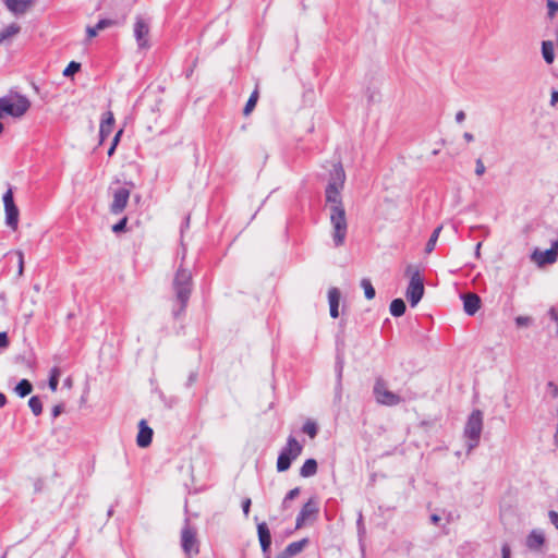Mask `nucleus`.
<instances>
[{
	"mask_svg": "<svg viewBox=\"0 0 558 558\" xmlns=\"http://www.w3.org/2000/svg\"><path fill=\"white\" fill-rule=\"evenodd\" d=\"M345 182V172L340 162L333 165L329 181L325 189L326 205L332 228L331 236L336 247L342 246L348 234L347 213L342 202L341 191Z\"/></svg>",
	"mask_w": 558,
	"mask_h": 558,
	"instance_id": "nucleus-1",
	"label": "nucleus"
},
{
	"mask_svg": "<svg viewBox=\"0 0 558 558\" xmlns=\"http://www.w3.org/2000/svg\"><path fill=\"white\" fill-rule=\"evenodd\" d=\"M193 286L194 283L191 270L180 265L172 280V291L174 296L171 313L174 319H179L185 313L193 291Z\"/></svg>",
	"mask_w": 558,
	"mask_h": 558,
	"instance_id": "nucleus-2",
	"label": "nucleus"
},
{
	"mask_svg": "<svg viewBox=\"0 0 558 558\" xmlns=\"http://www.w3.org/2000/svg\"><path fill=\"white\" fill-rule=\"evenodd\" d=\"M405 276L409 277L405 295L412 307L416 306L424 295V277L420 265L410 264L405 268Z\"/></svg>",
	"mask_w": 558,
	"mask_h": 558,
	"instance_id": "nucleus-3",
	"label": "nucleus"
},
{
	"mask_svg": "<svg viewBox=\"0 0 558 558\" xmlns=\"http://www.w3.org/2000/svg\"><path fill=\"white\" fill-rule=\"evenodd\" d=\"M483 430V413L475 409L471 412L464 426L463 435L466 438L468 452H471L480 444Z\"/></svg>",
	"mask_w": 558,
	"mask_h": 558,
	"instance_id": "nucleus-4",
	"label": "nucleus"
},
{
	"mask_svg": "<svg viewBox=\"0 0 558 558\" xmlns=\"http://www.w3.org/2000/svg\"><path fill=\"white\" fill-rule=\"evenodd\" d=\"M303 446L295 437L289 436L286 446L280 450L277 459V471L284 472L290 469L291 463L301 454Z\"/></svg>",
	"mask_w": 558,
	"mask_h": 558,
	"instance_id": "nucleus-5",
	"label": "nucleus"
},
{
	"mask_svg": "<svg viewBox=\"0 0 558 558\" xmlns=\"http://www.w3.org/2000/svg\"><path fill=\"white\" fill-rule=\"evenodd\" d=\"M181 547L187 558H192L199 553L197 530L191 525L187 518L184 520V524L181 530Z\"/></svg>",
	"mask_w": 558,
	"mask_h": 558,
	"instance_id": "nucleus-6",
	"label": "nucleus"
},
{
	"mask_svg": "<svg viewBox=\"0 0 558 558\" xmlns=\"http://www.w3.org/2000/svg\"><path fill=\"white\" fill-rule=\"evenodd\" d=\"M4 114L20 118L29 109L31 102L27 97L17 95L14 100L9 97H1Z\"/></svg>",
	"mask_w": 558,
	"mask_h": 558,
	"instance_id": "nucleus-7",
	"label": "nucleus"
},
{
	"mask_svg": "<svg viewBox=\"0 0 558 558\" xmlns=\"http://www.w3.org/2000/svg\"><path fill=\"white\" fill-rule=\"evenodd\" d=\"M374 397L379 404L393 407L399 404L402 399L399 395L387 389L385 381L378 378L374 385Z\"/></svg>",
	"mask_w": 558,
	"mask_h": 558,
	"instance_id": "nucleus-8",
	"label": "nucleus"
},
{
	"mask_svg": "<svg viewBox=\"0 0 558 558\" xmlns=\"http://www.w3.org/2000/svg\"><path fill=\"white\" fill-rule=\"evenodd\" d=\"M3 204L5 211V223L12 230H16L19 226V208L14 203L12 189H9L3 195Z\"/></svg>",
	"mask_w": 558,
	"mask_h": 558,
	"instance_id": "nucleus-9",
	"label": "nucleus"
},
{
	"mask_svg": "<svg viewBox=\"0 0 558 558\" xmlns=\"http://www.w3.org/2000/svg\"><path fill=\"white\" fill-rule=\"evenodd\" d=\"M149 31V21L137 15L134 23V37L140 49H148L150 47L148 40Z\"/></svg>",
	"mask_w": 558,
	"mask_h": 558,
	"instance_id": "nucleus-10",
	"label": "nucleus"
},
{
	"mask_svg": "<svg viewBox=\"0 0 558 558\" xmlns=\"http://www.w3.org/2000/svg\"><path fill=\"white\" fill-rule=\"evenodd\" d=\"M319 512V505L316 497H311L302 507L295 520V529H301L306 521L315 520Z\"/></svg>",
	"mask_w": 558,
	"mask_h": 558,
	"instance_id": "nucleus-11",
	"label": "nucleus"
},
{
	"mask_svg": "<svg viewBox=\"0 0 558 558\" xmlns=\"http://www.w3.org/2000/svg\"><path fill=\"white\" fill-rule=\"evenodd\" d=\"M130 190L126 187H118L113 191V199L110 204V213L113 215L121 214L129 202Z\"/></svg>",
	"mask_w": 558,
	"mask_h": 558,
	"instance_id": "nucleus-12",
	"label": "nucleus"
},
{
	"mask_svg": "<svg viewBox=\"0 0 558 558\" xmlns=\"http://www.w3.org/2000/svg\"><path fill=\"white\" fill-rule=\"evenodd\" d=\"M257 535L264 558H270L271 534L266 522L257 523Z\"/></svg>",
	"mask_w": 558,
	"mask_h": 558,
	"instance_id": "nucleus-13",
	"label": "nucleus"
},
{
	"mask_svg": "<svg viewBox=\"0 0 558 558\" xmlns=\"http://www.w3.org/2000/svg\"><path fill=\"white\" fill-rule=\"evenodd\" d=\"M557 248L558 242H555L554 245L548 250H535L532 257L539 266L553 264L557 259Z\"/></svg>",
	"mask_w": 558,
	"mask_h": 558,
	"instance_id": "nucleus-14",
	"label": "nucleus"
},
{
	"mask_svg": "<svg viewBox=\"0 0 558 558\" xmlns=\"http://www.w3.org/2000/svg\"><path fill=\"white\" fill-rule=\"evenodd\" d=\"M154 432L147 425L145 420H141L138 423V434L136 437V444L141 448H146L151 444Z\"/></svg>",
	"mask_w": 558,
	"mask_h": 558,
	"instance_id": "nucleus-15",
	"label": "nucleus"
},
{
	"mask_svg": "<svg viewBox=\"0 0 558 558\" xmlns=\"http://www.w3.org/2000/svg\"><path fill=\"white\" fill-rule=\"evenodd\" d=\"M545 534L542 530L534 529L526 536L525 545L530 550L539 551L545 544Z\"/></svg>",
	"mask_w": 558,
	"mask_h": 558,
	"instance_id": "nucleus-16",
	"label": "nucleus"
},
{
	"mask_svg": "<svg viewBox=\"0 0 558 558\" xmlns=\"http://www.w3.org/2000/svg\"><path fill=\"white\" fill-rule=\"evenodd\" d=\"M113 125H114L113 113L111 111H107L104 114L101 122H100V126H99L100 144H102L106 141V138L110 136V134L113 131Z\"/></svg>",
	"mask_w": 558,
	"mask_h": 558,
	"instance_id": "nucleus-17",
	"label": "nucleus"
},
{
	"mask_svg": "<svg viewBox=\"0 0 558 558\" xmlns=\"http://www.w3.org/2000/svg\"><path fill=\"white\" fill-rule=\"evenodd\" d=\"M308 544V538H302L296 542L290 543L276 558H292L300 554Z\"/></svg>",
	"mask_w": 558,
	"mask_h": 558,
	"instance_id": "nucleus-18",
	"label": "nucleus"
},
{
	"mask_svg": "<svg viewBox=\"0 0 558 558\" xmlns=\"http://www.w3.org/2000/svg\"><path fill=\"white\" fill-rule=\"evenodd\" d=\"M462 300H463V310L468 315L473 316L474 314L477 313V311L481 307V298L477 294H475V293L464 294V295H462Z\"/></svg>",
	"mask_w": 558,
	"mask_h": 558,
	"instance_id": "nucleus-19",
	"label": "nucleus"
},
{
	"mask_svg": "<svg viewBox=\"0 0 558 558\" xmlns=\"http://www.w3.org/2000/svg\"><path fill=\"white\" fill-rule=\"evenodd\" d=\"M33 0H4V3L13 14H24L32 5Z\"/></svg>",
	"mask_w": 558,
	"mask_h": 558,
	"instance_id": "nucleus-20",
	"label": "nucleus"
},
{
	"mask_svg": "<svg viewBox=\"0 0 558 558\" xmlns=\"http://www.w3.org/2000/svg\"><path fill=\"white\" fill-rule=\"evenodd\" d=\"M21 32V27L16 23H11L0 31V44L7 43Z\"/></svg>",
	"mask_w": 558,
	"mask_h": 558,
	"instance_id": "nucleus-21",
	"label": "nucleus"
},
{
	"mask_svg": "<svg viewBox=\"0 0 558 558\" xmlns=\"http://www.w3.org/2000/svg\"><path fill=\"white\" fill-rule=\"evenodd\" d=\"M317 473V461L313 458L305 460L300 469V476L312 477Z\"/></svg>",
	"mask_w": 558,
	"mask_h": 558,
	"instance_id": "nucleus-22",
	"label": "nucleus"
},
{
	"mask_svg": "<svg viewBox=\"0 0 558 558\" xmlns=\"http://www.w3.org/2000/svg\"><path fill=\"white\" fill-rule=\"evenodd\" d=\"M542 56L547 64H551L555 60V46L550 40L542 43Z\"/></svg>",
	"mask_w": 558,
	"mask_h": 558,
	"instance_id": "nucleus-23",
	"label": "nucleus"
},
{
	"mask_svg": "<svg viewBox=\"0 0 558 558\" xmlns=\"http://www.w3.org/2000/svg\"><path fill=\"white\" fill-rule=\"evenodd\" d=\"M405 302L402 299L392 300L389 306L390 314L395 317L402 316L405 313Z\"/></svg>",
	"mask_w": 558,
	"mask_h": 558,
	"instance_id": "nucleus-24",
	"label": "nucleus"
},
{
	"mask_svg": "<svg viewBox=\"0 0 558 558\" xmlns=\"http://www.w3.org/2000/svg\"><path fill=\"white\" fill-rule=\"evenodd\" d=\"M14 390L19 397L24 398L32 392L33 385L28 379H22L19 381Z\"/></svg>",
	"mask_w": 558,
	"mask_h": 558,
	"instance_id": "nucleus-25",
	"label": "nucleus"
},
{
	"mask_svg": "<svg viewBox=\"0 0 558 558\" xmlns=\"http://www.w3.org/2000/svg\"><path fill=\"white\" fill-rule=\"evenodd\" d=\"M440 231H441V227H437L430 234L427 243H426V246H425V252L427 254L432 253L436 246V243H437V240L439 238V234H440Z\"/></svg>",
	"mask_w": 558,
	"mask_h": 558,
	"instance_id": "nucleus-26",
	"label": "nucleus"
},
{
	"mask_svg": "<svg viewBox=\"0 0 558 558\" xmlns=\"http://www.w3.org/2000/svg\"><path fill=\"white\" fill-rule=\"evenodd\" d=\"M257 100H258V89L256 88L251 94V96H250L248 100L246 101V105L243 109V113L245 116L250 114L253 111V109L255 108V106L257 104Z\"/></svg>",
	"mask_w": 558,
	"mask_h": 558,
	"instance_id": "nucleus-27",
	"label": "nucleus"
},
{
	"mask_svg": "<svg viewBox=\"0 0 558 558\" xmlns=\"http://www.w3.org/2000/svg\"><path fill=\"white\" fill-rule=\"evenodd\" d=\"M361 287L363 288L365 298L367 300H372L375 298L376 292L369 279L363 278L361 280Z\"/></svg>",
	"mask_w": 558,
	"mask_h": 558,
	"instance_id": "nucleus-28",
	"label": "nucleus"
},
{
	"mask_svg": "<svg viewBox=\"0 0 558 558\" xmlns=\"http://www.w3.org/2000/svg\"><path fill=\"white\" fill-rule=\"evenodd\" d=\"M28 405L35 416H38L43 412V403L39 397L33 396L28 400Z\"/></svg>",
	"mask_w": 558,
	"mask_h": 558,
	"instance_id": "nucleus-29",
	"label": "nucleus"
},
{
	"mask_svg": "<svg viewBox=\"0 0 558 558\" xmlns=\"http://www.w3.org/2000/svg\"><path fill=\"white\" fill-rule=\"evenodd\" d=\"M59 376H60L59 368L53 367L50 372V376H49V380H48V386L51 389V391H56L58 389Z\"/></svg>",
	"mask_w": 558,
	"mask_h": 558,
	"instance_id": "nucleus-30",
	"label": "nucleus"
},
{
	"mask_svg": "<svg viewBox=\"0 0 558 558\" xmlns=\"http://www.w3.org/2000/svg\"><path fill=\"white\" fill-rule=\"evenodd\" d=\"M302 432L314 438L318 432L317 424L313 421H306L302 426Z\"/></svg>",
	"mask_w": 558,
	"mask_h": 558,
	"instance_id": "nucleus-31",
	"label": "nucleus"
},
{
	"mask_svg": "<svg viewBox=\"0 0 558 558\" xmlns=\"http://www.w3.org/2000/svg\"><path fill=\"white\" fill-rule=\"evenodd\" d=\"M300 487H294L293 489L289 490L282 500V509H287L289 507V502L296 498L300 495Z\"/></svg>",
	"mask_w": 558,
	"mask_h": 558,
	"instance_id": "nucleus-32",
	"label": "nucleus"
},
{
	"mask_svg": "<svg viewBox=\"0 0 558 558\" xmlns=\"http://www.w3.org/2000/svg\"><path fill=\"white\" fill-rule=\"evenodd\" d=\"M329 306H339L340 291L337 288H331L328 291Z\"/></svg>",
	"mask_w": 558,
	"mask_h": 558,
	"instance_id": "nucleus-33",
	"label": "nucleus"
},
{
	"mask_svg": "<svg viewBox=\"0 0 558 558\" xmlns=\"http://www.w3.org/2000/svg\"><path fill=\"white\" fill-rule=\"evenodd\" d=\"M81 70V63L76 61H71L66 68L63 70L64 76H72Z\"/></svg>",
	"mask_w": 558,
	"mask_h": 558,
	"instance_id": "nucleus-34",
	"label": "nucleus"
},
{
	"mask_svg": "<svg viewBox=\"0 0 558 558\" xmlns=\"http://www.w3.org/2000/svg\"><path fill=\"white\" fill-rule=\"evenodd\" d=\"M118 22L116 20H112V19H101L97 22V24L95 25L96 26V29L98 31H102L107 27H111V26H114L117 25Z\"/></svg>",
	"mask_w": 558,
	"mask_h": 558,
	"instance_id": "nucleus-35",
	"label": "nucleus"
},
{
	"mask_svg": "<svg viewBox=\"0 0 558 558\" xmlns=\"http://www.w3.org/2000/svg\"><path fill=\"white\" fill-rule=\"evenodd\" d=\"M123 133V130H119L116 135L113 136V140H112V143H111V146L109 147L108 149V156H112L116 151V148H117V145L120 141V137Z\"/></svg>",
	"mask_w": 558,
	"mask_h": 558,
	"instance_id": "nucleus-36",
	"label": "nucleus"
},
{
	"mask_svg": "<svg viewBox=\"0 0 558 558\" xmlns=\"http://www.w3.org/2000/svg\"><path fill=\"white\" fill-rule=\"evenodd\" d=\"M128 223V218L123 217L116 225L112 226V231L114 233H120L125 230Z\"/></svg>",
	"mask_w": 558,
	"mask_h": 558,
	"instance_id": "nucleus-37",
	"label": "nucleus"
},
{
	"mask_svg": "<svg viewBox=\"0 0 558 558\" xmlns=\"http://www.w3.org/2000/svg\"><path fill=\"white\" fill-rule=\"evenodd\" d=\"M514 322L518 327H527L532 324V318L530 316H518Z\"/></svg>",
	"mask_w": 558,
	"mask_h": 558,
	"instance_id": "nucleus-38",
	"label": "nucleus"
},
{
	"mask_svg": "<svg viewBox=\"0 0 558 558\" xmlns=\"http://www.w3.org/2000/svg\"><path fill=\"white\" fill-rule=\"evenodd\" d=\"M546 390L553 399L558 398V385L554 381H548L546 384Z\"/></svg>",
	"mask_w": 558,
	"mask_h": 558,
	"instance_id": "nucleus-39",
	"label": "nucleus"
},
{
	"mask_svg": "<svg viewBox=\"0 0 558 558\" xmlns=\"http://www.w3.org/2000/svg\"><path fill=\"white\" fill-rule=\"evenodd\" d=\"M546 5L548 8V16L553 19L555 13L558 11V2L555 0H547Z\"/></svg>",
	"mask_w": 558,
	"mask_h": 558,
	"instance_id": "nucleus-40",
	"label": "nucleus"
},
{
	"mask_svg": "<svg viewBox=\"0 0 558 558\" xmlns=\"http://www.w3.org/2000/svg\"><path fill=\"white\" fill-rule=\"evenodd\" d=\"M197 377H198L197 372H191V373L189 374V376H187V380H186V383H185V387H186V388L192 387V386L196 383Z\"/></svg>",
	"mask_w": 558,
	"mask_h": 558,
	"instance_id": "nucleus-41",
	"label": "nucleus"
},
{
	"mask_svg": "<svg viewBox=\"0 0 558 558\" xmlns=\"http://www.w3.org/2000/svg\"><path fill=\"white\" fill-rule=\"evenodd\" d=\"M485 166L482 161V159H477L476 162H475V173L476 175L481 177L485 173Z\"/></svg>",
	"mask_w": 558,
	"mask_h": 558,
	"instance_id": "nucleus-42",
	"label": "nucleus"
},
{
	"mask_svg": "<svg viewBox=\"0 0 558 558\" xmlns=\"http://www.w3.org/2000/svg\"><path fill=\"white\" fill-rule=\"evenodd\" d=\"M548 518H549L551 524L558 530V512L555 510H549Z\"/></svg>",
	"mask_w": 558,
	"mask_h": 558,
	"instance_id": "nucleus-43",
	"label": "nucleus"
},
{
	"mask_svg": "<svg viewBox=\"0 0 558 558\" xmlns=\"http://www.w3.org/2000/svg\"><path fill=\"white\" fill-rule=\"evenodd\" d=\"M251 505H252V501L250 498H245L243 501H242V510H243V514L245 517H248V513H250V509H251Z\"/></svg>",
	"mask_w": 558,
	"mask_h": 558,
	"instance_id": "nucleus-44",
	"label": "nucleus"
},
{
	"mask_svg": "<svg viewBox=\"0 0 558 558\" xmlns=\"http://www.w3.org/2000/svg\"><path fill=\"white\" fill-rule=\"evenodd\" d=\"M16 254L19 257V275L21 276L24 269V254L21 251L16 252Z\"/></svg>",
	"mask_w": 558,
	"mask_h": 558,
	"instance_id": "nucleus-45",
	"label": "nucleus"
},
{
	"mask_svg": "<svg viewBox=\"0 0 558 558\" xmlns=\"http://www.w3.org/2000/svg\"><path fill=\"white\" fill-rule=\"evenodd\" d=\"M501 558H511V550L508 544H504L501 547Z\"/></svg>",
	"mask_w": 558,
	"mask_h": 558,
	"instance_id": "nucleus-46",
	"label": "nucleus"
},
{
	"mask_svg": "<svg viewBox=\"0 0 558 558\" xmlns=\"http://www.w3.org/2000/svg\"><path fill=\"white\" fill-rule=\"evenodd\" d=\"M9 345L8 335L5 332H0V348H5Z\"/></svg>",
	"mask_w": 558,
	"mask_h": 558,
	"instance_id": "nucleus-47",
	"label": "nucleus"
},
{
	"mask_svg": "<svg viewBox=\"0 0 558 558\" xmlns=\"http://www.w3.org/2000/svg\"><path fill=\"white\" fill-rule=\"evenodd\" d=\"M548 316L550 317L551 320L558 324V311L555 307H550L548 310Z\"/></svg>",
	"mask_w": 558,
	"mask_h": 558,
	"instance_id": "nucleus-48",
	"label": "nucleus"
},
{
	"mask_svg": "<svg viewBox=\"0 0 558 558\" xmlns=\"http://www.w3.org/2000/svg\"><path fill=\"white\" fill-rule=\"evenodd\" d=\"M62 411H63V407L61 404L54 405L51 411L52 417L53 418L58 417Z\"/></svg>",
	"mask_w": 558,
	"mask_h": 558,
	"instance_id": "nucleus-49",
	"label": "nucleus"
},
{
	"mask_svg": "<svg viewBox=\"0 0 558 558\" xmlns=\"http://www.w3.org/2000/svg\"><path fill=\"white\" fill-rule=\"evenodd\" d=\"M86 32H87L88 38H93L98 34L99 31L96 29V26H88Z\"/></svg>",
	"mask_w": 558,
	"mask_h": 558,
	"instance_id": "nucleus-50",
	"label": "nucleus"
},
{
	"mask_svg": "<svg viewBox=\"0 0 558 558\" xmlns=\"http://www.w3.org/2000/svg\"><path fill=\"white\" fill-rule=\"evenodd\" d=\"M558 102V90H553L550 95V106H556Z\"/></svg>",
	"mask_w": 558,
	"mask_h": 558,
	"instance_id": "nucleus-51",
	"label": "nucleus"
},
{
	"mask_svg": "<svg viewBox=\"0 0 558 558\" xmlns=\"http://www.w3.org/2000/svg\"><path fill=\"white\" fill-rule=\"evenodd\" d=\"M329 313L332 318H337L339 316V306H329Z\"/></svg>",
	"mask_w": 558,
	"mask_h": 558,
	"instance_id": "nucleus-52",
	"label": "nucleus"
},
{
	"mask_svg": "<svg viewBox=\"0 0 558 558\" xmlns=\"http://www.w3.org/2000/svg\"><path fill=\"white\" fill-rule=\"evenodd\" d=\"M464 119H465V113H464V111L460 110V111H458V112L456 113V121H457L458 123H462V122L464 121Z\"/></svg>",
	"mask_w": 558,
	"mask_h": 558,
	"instance_id": "nucleus-53",
	"label": "nucleus"
},
{
	"mask_svg": "<svg viewBox=\"0 0 558 558\" xmlns=\"http://www.w3.org/2000/svg\"><path fill=\"white\" fill-rule=\"evenodd\" d=\"M440 520H441L440 517L436 513L430 515V521L433 524H438Z\"/></svg>",
	"mask_w": 558,
	"mask_h": 558,
	"instance_id": "nucleus-54",
	"label": "nucleus"
},
{
	"mask_svg": "<svg viewBox=\"0 0 558 558\" xmlns=\"http://www.w3.org/2000/svg\"><path fill=\"white\" fill-rule=\"evenodd\" d=\"M7 404V397L4 393L0 392V409Z\"/></svg>",
	"mask_w": 558,
	"mask_h": 558,
	"instance_id": "nucleus-55",
	"label": "nucleus"
},
{
	"mask_svg": "<svg viewBox=\"0 0 558 558\" xmlns=\"http://www.w3.org/2000/svg\"><path fill=\"white\" fill-rule=\"evenodd\" d=\"M463 137H464V140H465L466 142H472V141L474 140L473 134H471V133H469V132H465V133L463 134Z\"/></svg>",
	"mask_w": 558,
	"mask_h": 558,
	"instance_id": "nucleus-56",
	"label": "nucleus"
},
{
	"mask_svg": "<svg viewBox=\"0 0 558 558\" xmlns=\"http://www.w3.org/2000/svg\"><path fill=\"white\" fill-rule=\"evenodd\" d=\"M342 377V365L338 363V380L340 381Z\"/></svg>",
	"mask_w": 558,
	"mask_h": 558,
	"instance_id": "nucleus-57",
	"label": "nucleus"
},
{
	"mask_svg": "<svg viewBox=\"0 0 558 558\" xmlns=\"http://www.w3.org/2000/svg\"><path fill=\"white\" fill-rule=\"evenodd\" d=\"M481 245H482L481 243H477V244H476V248H475L476 255H478V254H480Z\"/></svg>",
	"mask_w": 558,
	"mask_h": 558,
	"instance_id": "nucleus-58",
	"label": "nucleus"
},
{
	"mask_svg": "<svg viewBox=\"0 0 558 558\" xmlns=\"http://www.w3.org/2000/svg\"><path fill=\"white\" fill-rule=\"evenodd\" d=\"M3 131V124L0 122V134L2 133Z\"/></svg>",
	"mask_w": 558,
	"mask_h": 558,
	"instance_id": "nucleus-59",
	"label": "nucleus"
},
{
	"mask_svg": "<svg viewBox=\"0 0 558 558\" xmlns=\"http://www.w3.org/2000/svg\"><path fill=\"white\" fill-rule=\"evenodd\" d=\"M111 514H112V509H109L108 515H111Z\"/></svg>",
	"mask_w": 558,
	"mask_h": 558,
	"instance_id": "nucleus-60",
	"label": "nucleus"
},
{
	"mask_svg": "<svg viewBox=\"0 0 558 558\" xmlns=\"http://www.w3.org/2000/svg\"><path fill=\"white\" fill-rule=\"evenodd\" d=\"M385 2H391L392 0H384Z\"/></svg>",
	"mask_w": 558,
	"mask_h": 558,
	"instance_id": "nucleus-61",
	"label": "nucleus"
},
{
	"mask_svg": "<svg viewBox=\"0 0 558 558\" xmlns=\"http://www.w3.org/2000/svg\"><path fill=\"white\" fill-rule=\"evenodd\" d=\"M557 43H558V28H557Z\"/></svg>",
	"mask_w": 558,
	"mask_h": 558,
	"instance_id": "nucleus-62",
	"label": "nucleus"
},
{
	"mask_svg": "<svg viewBox=\"0 0 558 558\" xmlns=\"http://www.w3.org/2000/svg\"><path fill=\"white\" fill-rule=\"evenodd\" d=\"M556 333H557V336H558V326H557V330H556Z\"/></svg>",
	"mask_w": 558,
	"mask_h": 558,
	"instance_id": "nucleus-63",
	"label": "nucleus"
},
{
	"mask_svg": "<svg viewBox=\"0 0 558 558\" xmlns=\"http://www.w3.org/2000/svg\"><path fill=\"white\" fill-rule=\"evenodd\" d=\"M1 558H5L4 556H2Z\"/></svg>",
	"mask_w": 558,
	"mask_h": 558,
	"instance_id": "nucleus-64",
	"label": "nucleus"
}]
</instances>
